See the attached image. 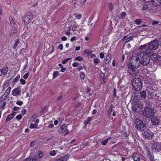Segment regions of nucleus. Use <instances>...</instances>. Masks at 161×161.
I'll list each match as a JSON object with an SVG mask.
<instances>
[{"mask_svg":"<svg viewBox=\"0 0 161 161\" xmlns=\"http://www.w3.org/2000/svg\"><path fill=\"white\" fill-rule=\"evenodd\" d=\"M152 149L158 152L161 150V145L158 142H155L152 147Z\"/></svg>","mask_w":161,"mask_h":161,"instance_id":"obj_13","label":"nucleus"},{"mask_svg":"<svg viewBox=\"0 0 161 161\" xmlns=\"http://www.w3.org/2000/svg\"><path fill=\"white\" fill-rule=\"evenodd\" d=\"M152 90H150L148 91V95L151 97L153 96V92H152Z\"/></svg>","mask_w":161,"mask_h":161,"instance_id":"obj_47","label":"nucleus"},{"mask_svg":"<svg viewBox=\"0 0 161 161\" xmlns=\"http://www.w3.org/2000/svg\"><path fill=\"white\" fill-rule=\"evenodd\" d=\"M20 78L19 75H18L13 80V82H17L19 79Z\"/></svg>","mask_w":161,"mask_h":161,"instance_id":"obj_36","label":"nucleus"},{"mask_svg":"<svg viewBox=\"0 0 161 161\" xmlns=\"http://www.w3.org/2000/svg\"><path fill=\"white\" fill-rule=\"evenodd\" d=\"M114 107L111 104L110 105L109 110L108 111V115L110 116L111 115V113L114 110Z\"/></svg>","mask_w":161,"mask_h":161,"instance_id":"obj_22","label":"nucleus"},{"mask_svg":"<svg viewBox=\"0 0 161 161\" xmlns=\"http://www.w3.org/2000/svg\"><path fill=\"white\" fill-rule=\"evenodd\" d=\"M19 42V41L18 39L16 40L15 41V42L14 44V46L13 47V48L15 49L17 47V45Z\"/></svg>","mask_w":161,"mask_h":161,"instance_id":"obj_30","label":"nucleus"},{"mask_svg":"<svg viewBox=\"0 0 161 161\" xmlns=\"http://www.w3.org/2000/svg\"><path fill=\"white\" fill-rule=\"evenodd\" d=\"M100 57L102 58H103L104 57V54L103 53H100Z\"/></svg>","mask_w":161,"mask_h":161,"instance_id":"obj_61","label":"nucleus"},{"mask_svg":"<svg viewBox=\"0 0 161 161\" xmlns=\"http://www.w3.org/2000/svg\"><path fill=\"white\" fill-rule=\"evenodd\" d=\"M71 59V58H66L62 61V63L63 64H65L68 60Z\"/></svg>","mask_w":161,"mask_h":161,"instance_id":"obj_39","label":"nucleus"},{"mask_svg":"<svg viewBox=\"0 0 161 161\" xmlns=\"http://www.w3.org/2000/svg\"><path fill=\"white\" fill-rule=\"evenodd\" d=\"M129 70H130L132 72V73H131V72H129V75H130L131 76L133 77H135L136 76V74L135 73H133V72H135V69L136 68H134L132 65H129Z\"/></svg>","mask_w":161,"mask_h":161,"instance_id":"obj_15","label":"nucleus"},{"mask_svg":"<svg viewBox=\"0 0 161 161\" xmlns=\"http://www.w3.org/2000/svg\"><path fill=\"white\" fill-rule=\"evenodd\" d=\"M148 8V6L147 5H144L142 9L143 10H147Z\"/></svg>","mask_w":161,"mask_h":161,"instance_id":"obj_56","label":"nucleus"},{"mask_svg":"<svg viewBox=\"0 0 161 161\" xmlns=\"http://www.w3.org/2000/svg\"><path fill=\"white\" fill-rule=\"evenodd\" d=\"M31 160V158L30 157H29L25 159L24 161H30Z\"/></svg>","mask_w":161,"mask_h":161,"instance_id":"obj_64","label":"nucleus"},{"mask_svg":"<svg viewBox=\"0 0 161 161\" xmlns=\"http://www.w3.org/2000/svg\"><path fill=\"white\" fill-rule=\"evenodd\" d=\"M32 15H25L22 17V20L25 24H28L33 19Z\"/></svg>","mask_w":161,"mask_h":161,"instance_id":"obj_9","label":"nucleus"},{"mask_svg":"<svg viewBox=\"0 0 161 161\" xmlns=\"http://www.w3.org/2000/svg\"><path fill=\"white\" fill-rule=\"evenodd\" d=\"M20 81L21 83L23 85H24L26 83V81L23 79H21Z\"/></svg>","mask_w":161,"mask_h":161,"instance_id":"obj_45","label":"nucleus"},{"mask_svg":"<svg viewBox=\"0 0 161 161\" xmlns=\"http://www.w3.org/2000/svg\"><path fill=\"white\" fill-rule=\"evenodd\" d=\"M132 86L136 91H140L142 88V80L139 78H136L133 80Z\"/></svg>","mask_w":161,"mask_h":161,"instance_id":"obj_5","label":"nucleus"},{"mask_svg":"<svg viewBox=\"0 0 161 161\" xmlns=\"http://www.w3.org/2000/svg\"><path fill=\"white\" fill-rule=\"evenodd\" d=\"M79 63L78 62H75L72 64V66L74 67H76L78 66Z\"/></svg>","mask_w":161,"mask_h":161,"instance_id":"obj_53","label":"nucleus"},{"mask_svg":"<svg viewBox=\"0 0 161 161\" xmlns=\"http://www.w3.org/2000/svg\"><path fill=\"white\" fill-rule=\"evenodd\" d=\"M11 87H9L8 88V89L6 90V91L4 93V94L5 96H4L5 97H6L7 98V97L8 95L9 94L10 90H11Z\"/></svg>","mask_w":161,"mask_h":161,"instance_id":"obj_25","label":"nucleus"},{"mask_svg":"<svg viewBox=\"0 0 161 161\" xmlns=\"http://www.w3.org/2000/svg\"><path fill=\"white\" fill-rule=\"evenodd\" d=\"M100 62L99 60L97 58H95L94 60V63L95 64H97Z\"/></svg>","mask_w":161,"mask_h":161,"instance_id":"obj_44","label":"nucleus"},{"mask_svg":"<svg viewBox=\"0 0 161 161\" xmlns=\"http://www.w3.org/2000/svg\"><path fill=\"white\" fill-rule=\"evenodd\" d=\"M147 53L149 55L150 58L157 62H161V56L153 53V51L149 52L147 50Z\"/></svg>","mask_w":161,"mask_h":161,"instance_id":"obj_6","label":"nucleus"},{"mask_svg":"<svg viewBox=\"0 0 161 161\" xmlns=\"http://www.w3.org/2000/svg\"><path fill=\"white\" fill-rule=\"evenodd\" d=\"M111 57V55L108 54L106 56V57L104 59L105 63L107 64L110 61Z\"/></svg>","mask_w":161,"mask_h":161,"instance_id":"obj_21","label":"nucleus"},{"mask_svg":"<svg viewBox=\"0 0 161 161\" xmlns=\"http://www.w3.org/2000/svg\"><path fill=\"white\" fill-rule=\"evenodd\" d=\"M57 152L56 151L53 150L50 153L49 155L51 156H55L56 154V152Z\"/></svg>","mask_w":161,"mask_h":161,"instance_id":"obj_38","label":"nucleus"},{"mask_svg":"<svg viewBox=\"0 0 161 161\" xmlns=\"http://www.w3.org/2000/svg\"><path fill=\"white\" fill-rule=\"evenodd\" d=\"M58 48L61 50H62L63 48V45L62 44H60L58 46Z\"/></svg>","mask_w":161,"mask_h":161,"instance_id":"obj_59","label":"nucleus"},{"mask_svg":"<svg viewBox=\"0 0 161 161\" xmlns=\"http://www.w3.org/2000/svg\"><path fill=\"white\" fill-rule=\"evenodd\" d=\"M112 30V27L111 25H109L108 29V32H109L110 31H111Z\"/></svg>","mask_w":161,"mask_h":161,"instance_id":"obj_57","label":"nucleus"},{"mask_svg":"<svg viewBox=\"0 0 161 161\" xmlns=\"http://www.w3.org/2000/svg\"><path fill=\"white\" fill-rule=\"evenodd\" d=\"M60 122H62L63 120H64V118L63 117H62L61 118H60L58 119Z\"/></svg>","mask_w":161,"mask_h":161,"instance_id":"obj_55","label":"nucleus"},{"mask_svg":"<svg viewBox=\"0 0 161 161\" xmlns=\"http://www.w3.org/2000/svg\"><path fill=\"white\" fill-rule=\"evenodd\" d=\"M147 44H146L141 46L139 49L142 51L146 53H147V50L149 52H151L153 50L157 49L159 46V44L158 41L154 40L148 44V47H147Z\"/></svg>","mask_w":161,"mask_h":161,"instance_id":"obj_1","label":"nucleus"},{"mask_svg":"<svg viewBox=\"0 0 161 161\" xmlns=\"http://www.w3.org/2000/svg\"><path fill=\"white\" fill-rule=\"evenodd\" d=\"M69 154H67L62 156L59 158L54 160V161H66L69 158Z\"/></svg>","mask_w":161,"mask_h":161,"instance_id":"obj_14","label":"nucleus"},{"mask_svg":"<svg viewBox=\"0 0 161 161\" xmlns=\"http://www.w3.org/2000/svg\"><path fill=\"white\" fill-rule=\"evenodd\" d=\"M53 75V78H55L59 75V73L58 71H54Z\"/></svg>","mask_w":161,"mask_h":161,"instance_id":"obj_35","label":"nucleus"},{"mask_svg":"<svg viewBox=\"0 0 161 161\" xmlns=\"http://www.w3.org/2000/svg\"><path fill=\"white\" fill-rule=\"evenodd\" d=\"M83 59V58L81 56H78L75 58V61H81Z\"/></svg>","mask_w":161,"mask_h":161,"instance_id":"obj_31","label":"nucleus"},{"mask_svg":"<svg viewBox=\"0 0 161 161\" xmlns=\"http://www.w3.org/2000/svg\"><path fill=\"white\" fill-rule=\"evenodd\" d=\"M73 126L71 125L64 124L58 129V132L60 133L65 134H69L73 129Z\"/></svg>","mask_w":161,"mask_h":161,"instance_id":"obj_4","label":"nucleus"},{"mask_svg":"<svg viewBox=\"0 0 161 161\" xmlns=\"http://www.w3.org/2000/svg\"><path fill=\"white\" fill-rule=\"evenodd\" d=\"M37 125L35 124H32V123L30 124V127L31 128H37Z\"/></svg>","mask_w":161,"mask_h":161,"instance_id":"obj_32","label":"nucleus"},{"mask_svg":"<svg viewBox=\"0 0 161 161\" xmlns=\"http://www.w3.org/2000/svg\"><path fill=\"white\" fill-rule=\"evenodd\" d=\"M12 28L11 31L13 33H15L17 32V26L16 24H14V25L11 26Z\"/></svg>","mask_w":161,"mask_h":161,"instance_id":"obj_24","label":"nucleus"},{"mask_svg":"<svg viewBox=\"0 0 161 161\" xmlns=\"http://www.w3.org/2000/svg\"><path fill=\"white\" fill-rule=\"evenodd\" d=\"M144 136L147 139H152L153 134L149 130H147L144 132Z\"/></svg>","mask_w":161,"mask_h":161,"instance_id":"obj_12","label":"nucleus"},{"mask_svg":"<svg viewBox=\"0 0 161 161\" xmlns=\"http://www.w3.org/2000/svg\"><path fill=\"white\" fill-rule=\"evenodd\" d=\"M7 161H15V158H9Z\"/></svg>","mask_w":161,"mask_h":161,"instance_id":"obj_58","label":"nucleus"},{"mask_svg":"<svg viewBox=\"0 0 161 161\" xmlns=\"http://www.w3.org/2000/svg\"><path fill=\"white\" fill-rule=\"evenodd\" d=\"M138 57L140 58L141 64L143 66L148 65L150 62V58L149 55L145 52L142 51L138 54Z\"/></svg>","mask_w":161,"mask_h":161,"instance_id":"obj_2","label":"nucleus"},{"mask_svg":"<svg viewBox=\"0 0 161 161\" xmlns=\"http://www.w3.org/2000/svg\"><path fill=\"white\" fill-rule=\"evenodd\" d=\"M142 20L141 19H137L135 20L134 22L135 24L137 25H139L141 24V23L142 22Z\"/></svg>","mask_w":161,"mask_h":161,"instance_id":"obj_28","label":"nucleus"},{"mask_svg":"<svg viewBox=\"0 0 161 161\" xmlns=\"http://www.w3.org/2000/svg\"><path fill=\"white\" fill-rule=\"evenodd\" d=\"M20 88L19 87L14 89L12 92V94L14 96H16L20 94Z\"/></svg>","mask_w":161,"mask_h":161,"instance_id":"obj_16","label":"nucleus"},{"mask_svg":"<svg viewBox=\"0 0 161 161\" xmlns=\"http://www.w3.org/2000/svg\"><path fill=\"white\" fill-rule=\"evenodd\" d=\"M133 38V36H130L129 37H128L126 41L125 42L127 43L130 42L131 39H132Z\"/></svg>","mask_w":161,"mask_h":161,"instance_id":"obj_42","label":"nucleus"},{"mask_svg":"<svg viewBox=\"0 0 161 161\" xmlns=\"http://www.w3.org/2000/svg\"><path fill=\"white\" fill-rule=\"evenodd\" d=\"M130 62L134 68H139L141 65V61L138 55V57H135L131 58L130 60Z\"/></svg>","mask_w":161,"mask_h":161,"instance_id":"obj_7","label":"nucleus"},{"mask_svg":"<svg viewBox=\"0 0 161 161\" xmlns=\"http://www.w3.org/2000/svg\"><path fill=\"white\" fill-rule=\"evenodd\" d=\"M16 117L17 119L19 120L21 119L22 117L21 115L19 114Z\"/></svg>","mask_w":161,"mask_h":161,"instance_id":"obj_50","label":"nucleus"},{"mask_svg":"<svg viewBox=\"0 0 161 161\" xmlns=\"http://www.w3.org/2000/svg\"><path fill=\"white\" fill-rule=\"evenodd\" d=\"M38 158V155H37L36 154L32 159V161H37Z\"/></svg>","mask_w":161,"mask_h":161,"instance_id":"obj_40","label":"nucleus"},{"mask_svg":"<svg viewBox=\"0 0 161 161\" xmlns=\"http://www.w3.org/2000/svg\"><path fill=\"white\" fill-rule=\"evenodd\" d=\"M8 71V68L7 67H5L2 69H0V76L2 75H5Z\"/></svg>","mask_w":161,"mask_h":161,"instance_id":"obj_18","label":"nucleus"},{"mask_svg":"<svg viewBox=\"0 0 161 161\" xmlns=\"http://www.w3.org/2000/svg\"><path fill=\"white\" fill-rule=\"evenodd\" d=\"M142 98H145L146 97V92L145 91H142L139 92Z\"/></svg>","mask_w":161,"mask_h":161,"instance_id":"obj_26","label":"nucleus"},{"mask_svg":"<svg viewBox=\"0 0 161 161\" xmlns=\"http://www.w3.org/2000/svg\"><path fill=\"white\" fill-rule=\"evenodd\" d=\"M132 159L134 161H140L141 158L138 154H135L132 156Z\"/></svg>","mask_w":161,"mask_h":161,"instance_id":"obj_19","label":"nucleus"},{"mask_svg":"<svg viewBox=\"0 0 161 161\" xmlns=\"http://www.w3.org/2000/svg\"><path fill=\"white\" fill-rule=\"evenodd\" d=\"M26 113V109H24L21 111V114L23 115H25Z\"/></svg>","mask_w":161,"mask_h":161,"instance_id":"obj_49","label":"nucleus"},{"mask_svg":"<svg viewBox=\"0 0 161 161\" xmlns=\"http://www.w3.org/2000/svg\"><path fill=\"white\" fill-rule=\"evenodd\" d=\"M141 108V104L138 102H135L134 105L132 107V110L136 112H139L140 111Z\"/></svg>","mask_w":161,"mask_h":161,"instance_id":"obj_10","label":"nucleus"},{"mask_svg":"<svg viewBox=\"0 0 161 161\" xmlns=\"http://www.w3.org/2000/svg\"><path fill=\"white\" fill-rule=\"evenodd\" d=\"M100 76L101 79H103L105 76V75L102 72L100 74Z\"/></svg>","mask_w":161,"mask_h":161,"instance_id":"obj_52","label":"nucleus"},{"mask_svg":"<svg viewBox=\"0 0 161 161\" xmlns=\"http://www.w3.org/2000/svg\"><path fill=\"white\" fill-rule=\"evenodd\" d=\"M74 14L75 15V18L76 19H80L82 17L81 14H76L75 13Z\"/></svg>","mask_w":161,"mask_h":161,"instance_id":"obj_29","label":"nucleus"},{"mask_svg":"<svg viewBox=\"0 0 161 161\" xmlns=\"http://www.w3.org/2000/svg\"><path fill=\"white\" fill-rule=\"evenodd\" d=\"M126 15V13L125 12H122L120 13V16L121 18H124Z\"/></svg>","mask_w":161,"mask_h":161,"instance_id":"obj_33","label":"nucleus"},{"mask_svg":"<svg viewBox=\"0 0 161 161\" xmlns=\"http://www.w3.org/2000/svg\"><path fill=\"white\" fill-rule=\"evenodd\" d=\"M111 138V137H109L107 139H105L103 141L101 142L102 145H106L108 142V141Z\"/></svg>","mask_w":161,"mask_h":161,"instance_id":"obj_27","label":"nucleus"},{"mask_svg":"<svg viewBox=\"0 0 161 161\" xmlns=\"http://www.w3.org/2000/svg\"><path fill=\"white\" fill-rule=\"evenodd\" d=\"M38 154H37V155H38V158H41L42 157V152L40 151H38Z\"/></svg>","mask_w":161,"mask_h":161,"instance_id":"obj_43","label":"nucleus"},{"mask_svg":"<svg viewBox=\"0 0 161 161\" xmlns=\"http://www.w3.org/2000/svg\"><path fill=\"white\" fill-rule=\"evenodd\" d=\"M86 2V0H83L80 3L81 5L82 6L84 5Z\"/></svg>","mask_w":161,"mask_h":161,"instance_id":"obj_48","label":"nucleus"},{"mask_svg":"<svg viewBox=\"0 0 161 161\" xmlns=\"http://www.w3.org/2000/svg\"><path fill=\"white\" fill-rule=\"evenodd\" d=\"M154 114V109L151 107H147L144 108L142 112V115L143 117L150 118L153 117Z\"/></svg>","mask_w":161,"mask_h":161,"instance_id":"obj_3","label":"nucleus"},{"mask_svg":"<svg viewBox=\"0 0 161 161\" xmlns=\"http://www.w3.org/2000/svg\"><path fill=\"white\" fill-rule=\"evenodd\" d=\"M80 77L82 80H84L85 79V75L83 72H81L80 73Z\"/></svg>","mask_w":161,"mask_h":161,"instance_id":"obj_37","label":"nucleus"},{"mask_svg":"<svg viewBox=\"0 0 161 161\" xmlns=\"http://www.w3.org/2000/svg\"><path fill=\"white\" fill-rule=\"evenodd\" d=\"M14 115L13 114H11L8 115L5 120L6 123L9 121L10 120H11L14 118Z\"/></svg>","mask_w":161,"mask_h":161,"instance_id":"obj_23","label":"nucleus"},{"mask_svg":"<svg viewBox=\"0 0 161 161\" xmlns=\"http://www.w3.org/2000/svg\"><path fill=\"white\" fill-rule=\"evenodd\" d=\"M153 5L155 6L160 5L161 4V0H152Z\"/></svg>","mask_w":161,"mask_h":161,"instance_id":"obj_20","label":"nucleus"},{"mask_svg":"<svg viewBox=\"0 0 161 161\" xmlns=\"http://www.w3.org/2000/svg\"><path fill=\"white\" fill-rule=\"evenodd\" d=\"M6 97H5L4 95L0 97V108L3 109L4 107L6 105Z\"/></svg>","mask_w":161,"mask_h":161,"instance_id":"obj_11","label":"nucleus"},{"mask_svg":"<svg viewBox=\"0 0 161 161\" xmlns=\"http://www.w3.org/2000/svg\"><path fill=\"white\" fill-rule=\"evenodd\" d=\"M151 121L154 125H158L159 123V119L155 117H153L152 118Z\"/></svg>","mask_w":161,"mask_h":161,"instance_id":"obj_17","label":"nucleus"},{"mask_svg":"<svg viewBox=\"0 0 161 161\" xmlns=\"http://www.w3.org/2000/svg\"><path fill=\"white\" fill-rule=\"evenodd\" d=\"M84 68L85 69H86V68L85 67V66H80L79 68L78 69V70L79 71H80L81 69H83V68Z\"/></svg>","mask_w":161,"mask_h":161,"instance_id":"obj_63","label":"nucleus"},{"mask_svg":"<svg viewBox=\"0 0 161 161\" xmlns=\"http://www.w3.org/2000/svg\"><path fill=\"white\" fill-rule=\"evenodd\" d=\"M109 9L111 11L113 10V5L111 3H110L109 5Z\"/></svg>","mask_w":161,"mask_h":161,"instance_id":"obj_54","label":"nucleus"},{"mask_svg":"<svg viewBox=\"0 0 161 161\" xmlns=\"http://www.w3.org/2000/svg\"><path fill=\"white\" fill-rule=\"evenodd\" d=\"M30 75V73L29 72H28L26 73L25 74L23 75V77L24 79L26 80L27 79L28 77Z\"/></svg>","mask_w":161,"mask_h":161,"instance_id":"obj_41","label":"nucleus"},{"mask_svg":"<svg viewBox=\"0 0 161 161\" xmlns=\"http://www.w3.org/2000/svg\"><path fill=\"white\" fill-rule=\"evenodd\" d=\"M76 39V36H73L70 39V41L71 42H73V41H75Z\"/></svg>","mask_w":161,"mask_h":161,"instance_id":"obj_62","label":"nucleus"},{"mask_svg":"<svg viewBox=\"0 0 161 161\" xmlns=\"http://www.w3.org/2000/svg\"><path fill=\"white\" fill-rule=\"evenodd\" d=\"M91 118H92V117ZM91 121V118L88 117L87 118L86 121L84 122V124L86 125H87L88 124H89V123Z\"/></svg>","mask_w":161,"mask_h":161,"instance_id":"obj_34","label":"nucleus"},{"mask_svg":"<svg viewBox=\"0 0 161 161\" xmlns=\"http://www.w3.org/2000/svg\"><path fill=\"white\" fill-rule=\"evenodd\" d=\"M135 122L136 123V126H135L136 129L141 131H143L144 128H146V124L139 119L136 120Z\"/></svg>","mask_w":161,"mask_h":161,"instance_id":"obj_8","label":"nucleus"},{"mask_svg":"<svg viewBox=\"0 0 161 161\" xmlns=\"http://www.w3.org/2000/svg\"><path fill=\"white\" fill-rule=\"evenodd\" d=\"M77 26L76 25H73L72 28V30L73 31H77Z\"/></svg>","mask_w":161,"mask_h":161,"instance_id":"obj_51","label":"nucleus"},{"mask_svg":"<svg viewBox=\"0 0 161 161\" xmlns=\"http://www.w3.org/2000/svg\"><path fill=\"white\" fill-rule=\"evenodd\" d=\"M36 142H32L30 144V146L31 147H32L36 144Z\"/></svg>","mask_w":161,"mask_h":161,"instance_id":"obj_60","label":"nucleus"},{"mask_svg":"<svg viewBox=\"0 0 161 161\" xmlns=\"http://www.w3.org/2000/svg\"><path fill=\"white\" fill-rule=\"evenodd\" d=\"M23 103L21 101L19 100H18L16 103V104L17 105H20V106L22 105L23 104Z\"/></svg>","mask_w":161,"mask_h":161,"instance_id":"obj_46","label":"nucleus"}]
</instances>
